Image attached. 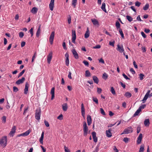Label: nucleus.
Instances as JSON below:
<instances>
[{"instance_id":"nucleus-1","label":"nucleus","mask_w":152,"mask_h":152,"mask_svg":"<svg viewBox=\"0 0 152 152\" xmlns=\"http://www.w3.org/2000/svg\"><path fill=\"white\" fill-rule=\"evenodd\" d=\"M7 138L6 136H4L0 140V146L4 148L7 145Z\"/></svg>"},{"instance_id":"nucleus-2","label":"nucleus","mask_w":152,"mask_h":152,"mask_svg":"<svg viewBox=\"0 0 152 152\" xmlns=\"http://www.w3.org/2000/svg\"><path fill=\"white\" fill-rule=\"evenodd\" d=\"M83 134L84 136H86L88 133V129L86 122L83 123Z\"/></svg>"},{"instance_id":"nucleus-3","label":"nucleus","mask_w":152,"mask_h":152,"mask_svg":"<svg viewBox=\"0 0 152 152\" xmlns=\"http://www.w3.org/2000/svg\"><path fill=\"white\" fill-rule=\"evenodd\" d=\"M72 42L74 44H75V40L76 39V32L73 29L72 30Z\"/></svg>"},{"instance_id":"nucleus-4","label":"nucleus","mask_w":152,"mask_h":152,"mask_svg":"<svg viewBox=\"0 0 152 152\" xmlns=\"http://www.w3.org/2000/svg\"><path fill=\"white\" fill-rule=\"evenodd\" d=\"M41 112V111L40 109H38L36 110L35 117L36 119L38 120H39L40 119Z\"/></svg>"},{"instance_id":"nucleus-5","label":"nucleus","mask_w":152,"mask_h":152,"mask_svg":"<svg viewBox=\"0 0 152 152\" xmlns=\"http://www.w3.org/2000/svg\"><path fill=\"white\" fill-rule=\"evenodd\" d=\"M132 129L131 126L129 127L128 128L125 129L121 134H128L132 132Z\"/></svg>"},{"instance_id":"nucleus-6","label":"nucleus","mask_w":152,"mask_h":152,"mask_svg":"<svg viewBox=\"0 0 152 152\" xmlns=\"http://www.w3.org/2000/svg\"><path fill=\"white\" fill-rule=\"evenodd\" d=\"M53 57V52L52 51H50L48 55L47 56V61L48 63L50 64L51 61Z\"/></svg>"},{"instance_id":"nucleus-7","label":"nucleus","mask_w":152,"mask_h":152,"mask_svg":"<svg viewBox=\"0 0 152 152\" xmlns=\"http://www.w3.org/2000/svg\"><path fill=\"white\" fill-rule=\"evenodd\" d=\"M55 32L54 31H52L50 34L49 37V41L51 44H52L55 36Z\"/></svg>"},{"instance_id":"nucleus-8","label":"nucleus","mask_w":152,"mask_h":152,"mask_svg":"<svg viewBox=\"0 0 152 152\" xmlns=\"http://www.w3.org/2000/svg\"><path fill=\"white\" fill-rule=\"evenodd\" d=\"M55 0H50V3L49 4V7L51 11H53L54 7Z\"/></svg>"},{"instance_id":"nucleus-9","label":"nucleus","mask_w":152,"mask_h":152,"mask_svg":"<svg viewBox=\"0 0 152 152\" xmlns=\"http://www.w3.org/2000/svg\"><path fill=\"white\" fill-rule=\"evenodd\" d=\"M16 127L15 126H13L11 129V131L9 133L10 135L12 137H13L14 134L15 133L16 131Z\"/></svg>"},{"instance_id":"nucleus-10","label":"nucleus","mask_w":152,"mask_h":152,"mask_svg":"<svg viewBox=\"0 0 152 152\" xmlns=\"http://www.w3.org/2000/svg\"><path fill=\"white\" fill-rule=\"evenodd\" d=\"M117 50L120 53H122L124 51V49L123 48V46H120L118 44L117 45Z\"/></svg>"},{"instance_id":"nucleus-11","label":"nucleus","mask_w":152,"mask_h":152,"mask_svg":"<svg viewBox=\"0 0 152 152\" xmlns=\"http://www.w3.org/2000/svg\"><path fill=\"white\" fill-rule=\"evenodd\" d=\"M65 56L66 58L65 59V64L66 66H68L69 64V55L67 53H66L65 55Z\"/></svg>"},{"instance_id":"nucleus-12","label":"nucleus","mask_w":152,"mask_h":152,"mask_svg":"<svg viewBox=\"0 0 152 152\" xmlns=\"http://www.w3.org/2000/svg\"><path fill=\"white\" fill-rule=\"evenodd\" d=\"M81 112L82 116L84 118L85 114V109L83 103H82L81 104Z\"/></svg>"},{"instance_id":"nucleus-13","label":"nucleus","mask_w":152,"mask_h":152,"mask_svg":"<svg viewBox=\"0 0 152 152\" xmlns=\"http://www.w3.org/2000/svg\"><path fill=\"white\" fill-rule=\"evenodd\" d=\"M72 52L73 53V54L74 57L76 59H77L79 57L78 54L75 49H72Z\"/></svg>"},{"instance_id":"nucleus-14","label":"nucleus","mask_w":152,"mask_h":152,"mask_svg":"<svg viewBox=\"0 0 152 152\" xmlns=\"http://www.w3.org/2000/svg\"><path fill=\"white\" fill-rule=\"evenodd\" d=\"M92 134L94 141L95 142H96L97 141V138L96 136V133L94 132H93L92 133Z\"/></svg>"},{"instance_id":"nucleus-15","label":"nucleus","mask_w":152,"mask_h":152,"mask_svg":"<svg viewBox=\"0 0 152 152\" xmlns=\"http://www.w3.org/2000/svg\"><path fill=\"white\" fill-rule=\"evenodd\" d=\"M87 121L88 125L89 126L91 125L92 122L91 117L90 115H88L87 116Z\"/></svg>"},{"instance_id":"nucleus-16","label":"nucleus","mask_w":152,"mask_h":152,"mask_svg":"<svg viewBox=\"0 0 152 152\" xmlns=\"http://www.w3.org/2000/svg\"><path fill=\"white\" fill-rule=\"evenodd\" d=\"M91 21L93 24L95 26H98L99 25V23L98 20L95 19H91Z\"/></svg>"},{"instance_id":"nucleus-17","label":"nucleus","mask_w":152,"mask_h":152,"mask_svg":"<svg viewBox=\"0 0 152 152\" xmlns=\"http://www.w3.org/2000/svg\"><path fill=\"white\" fill-rule=\"evenodd\" d=\"M25 80V78L24 77H22V78L18 80L16 82V83L18 85H19L20 84L23 83Z\"/></svg>"},{"instance_id":"nucleus-18","label":"nucleus","mask_w":152,"mask_h":152,"mask_svg":"<svg viewBox=\"0 0 152 152\" xmlns=\"http://www.w3.org/2000/svg\"><path fill=\"white\" fill-rule=\"evenodd\" d=\"M142 134H140L138 137L137 138V143L138 144H140L142 140Z\"/></svg>"},{"instance_id":"nucleus-19","label":"nucleus","mask_w":152,"mask_h":152,"mask_svg":"<svg viewBox=\"0 0 152 152\" xmlns=\"http://www.w3.org/2000/svg\"><path fill=\"white\" fill-rule=\"evenodd\" d=\"M54 91H55V88L54 87H53L51 88L50 91V94H51V100H53L54 97Z\"/></svg>"},{"instance_id":"nucleus-20","label":"nucleus","mask_w":152,"mask_h":152,"mask_svg":"<svg viewBox=\"0 0 152 152\" xmlns=\"http://www.w3.org/2000/svg\"><path fill=\"white\" fill-rule=\"evenodd\" d=\"M63 110L64 111H66L68 109V105L66 103H64L62 105Z\"/></svg>"},{"instance_id":"nucleus-21","label":"nucleus","mask_w":152,"mask_h":152,"mask_svg":"<svg viewBox=\"0 0 152 152\" xmlns=\"http://www.w3.org/2000/svg\"><path fill=\"white\" fill-rule=\"evenodd\" d=\"M106 134L107 137H110L112 136V133L111 132L110 130H106Z\"/></svg>"},{"instance_id":"nucleus-22","label":"nucleus","mask_w":152,"mask_h":152,"mask_svg":"<svg viewBox=\"0 0 152 152\" xmlns=\"http://www.w3.org/2000/svg\"><path fill=\"white\" fill-rule=\"evenodd\" d=\"M90 35L89 29L88 28H87V30L85 34V37L87 38L89 37Z\"/></svg>"},{"instance_id":"nucleus-23","label":"nucleus","mask_w":152,"mask_h":152,"mask_svg":"<svg viewBox=\"0 0 152 152\" xmlns=\"http://www.w3.org/2000/svg\"><path fill=\"white\" fill-rule=\"evenodd\" d=\"M105 6L106 5L105 3H103L101 7V8L104 12L105 13H107V12L105 8Z\"/></svg>"},{"instance_id":"nucleus-24","label":"nucleus","mask_w":152,"mask_h":152,"mask_svg":"<svg viewBox=\"0 0 152 152\" xmlns=\"http://www.w3.org/2000/svg\"><path fill=\"white\" fill-rule=\"evenodd\" d=\"M93 79L94 82L96 84H98L99 83V80L97 77L95 76H94L92 77Z\"/></svg>"},{"instance_id":"nucleus-25","label":"nucleus","mask_w":152,"mask_h":152,"mask_svg":"<svg viewBox=\"0 0 152 152\" xmlns=\"http://www.w3.org/2000/svg\"><path fill=\"white\" fill-rule=\"evenodd\" d=\"M144 124L145 126H148L150 124L149 120V119H145L144 121Z\"/></svg>"},{"instance_id":"nucleus-26","label":"nucleus","mask_w":152,"mask_h":152,"mask_svg":"<svg viewBox=\"0 0 152 152\" xmlns=\"http://www.w3.org/2000/svg\"><path fill=\"white\" fill-rule=\"evenodd\" d=\"M37 9L36 7H34L32 8L31 10V12L33 14H36L37 12Z\"/></svg>"},{"instance_id":"nucleus-27","label":"nucleus","mask_w":152,"mask_h":152,"mask_svg":"<svg viewBox=\"0 0 152 152\" xmlns=\"http://www.w3.org/2000/svg\"><path fill=\"white\" fill-rule=\"evenodd\" d=\"M77 3V0H72V5L74 8L76 7Z\"/></svg>"},{"instance_id":"nucleus-28","label":"nucleus","mask_w":152,"mask_h":152,"mask_svg":"<svg viewBox=\"0 0 152 152\" xmlns=\"http://www.w3.org/2000/svg\"><path fill=\"white\" fill-rule=\"evenodd\" d=\"M141 111V110H140V109L138 108L135 112V113L134 114L133 116L134 117L137 115H138Z\"/></svg>"},{"instance_id":"nucleus-29","label":"nucleus","mask_w":152,"mask_h":152,"mask_svg":"<svg viewBox=\"0 0 152 152\" xmlns=\"http://www.w3.org/2000/svg\"><path fill=\"white\" fill-rule=\"evenodd\" d=\"M149 96L145 94L143 99L142 100L143 103H144L145 102L146 100L148 98Z\"/></svg>"},{"instance_id":"nucleus-30","label":"nucleus","mask_w":152,"mask_h":152,"mask_svg":"<svg viewBox=\"0 0 152 152\" xmlns=\"http://www.w3.org/2000/svg\"><path fill=\"white\" fill-rule=\"evenodd\" d=\"M85 76L86 77H89L91 76V74L88 70H86L85 72Z\"/></svg>"},{"instance_id":"nucleus-31","label":"nucleus","mask_w":152,"mask_h":152,"mask_svg":"<svg viewBox=\"0 0 152 152\" xmlns=\"http://www.w3.org/2000/svg\"><path fill=\"white\" fill-rule=\"evenodd\" d=\"M124 96L127 98H129L131 97L132 94L129 92H126L125 93Z\"/></svg>"},{"instance_id":"nucleus-32","label":"nucleus","mask_w":152,"mask_h":152,"mask_svg":"<svg viewBox=\"0 0 152 152\" xmlns=\"http://www.w3.org/2000/svg\"><path fill=\"white\" fill-rule=\"evenodd\" d=\"M31 132V131L30 130H28L26 132L23 133L24 136H28Z\"/></svg>"},{"instance_id":"nucleus-33","label":"nucleus","mask_w":152,"mask_h":152,"mask_svg":"<svg viewBox=\"0 0 152 152\" xmlns=\"http://www.w3.org/2000/svg\"><path fill=\"white\" fill-rule=\"evenodd\" d=\"M40 33V27H39V28H38L37 31L36 33V36L37 37H39V34Z\"/></svg>"},{"instance_id":"nucleus-34","label":"nucleus","mask_w":152,"mask_h":152,"mask_svg":"<svg viewBox=\"0 0 152 152\" xmlns=\"http://www.w3.org/2000/svg\"><path fill=\"white\" fill-rule=\"evenodd\" d=\"M108 77V75L106 73H104L103 74L102 78L104 80H106Z\"/></svg>"},{"instance_id":"nucleus-35","label":"nucleus","mask_w":152,"mask_h":152,"mask_svg":"<svg viewBox=\"0 0 152 152\" xmlns=\"http://www.w3.org/2000/svg\"><path fill=\"white\" fill-rule=\"evenodd\" d=\"M126 18L127 20L129 22H131L133 20V18L130 16L129 15H127Z\"/></svg>"},{"instance_id":"nucleus-36","label":"nucleus","mask_w":152,"mask_h":152,"mask_svg":"<svg viewBox=\"0 0 152 152\" xmlns=\"http://www.w3.org/2000/svg\"><path fill=\"white\" fill-rule=\"evenodd\" d=\"M149 7V5L148 4H146L143 8V9L145 10H147Z\"/></svg>"},{"instance_id":"nucleus-37","label":"nucleus","mask_w":152,"mask_h":152,"mask_svg":"<svg viewBox=\"0 0 152 152\" xmlns=\"http://www.w3.org/2000/svg\"><path fill=\"white\" fill-rule=\"evenodd\" d=\"M144 151V146L143 145H142L140 146V147L139 150V152H143Z\"/></svg>"},{"instance_id":"nucleus-38","label":"nucleus","mask_w":152,"mask_h":152,"mask_svg":"<svg viewBox=\"0 0 152 152\" xmlns=\"http://www.w3.org/2000/svg\"><path fill=\"white\" fill-rule=\"evenodd\" d=\"M71 17L70 15H68V17L67 18V21L68 22L69 24H70L71 23Z\"/></svg>"},{"instance_id":"nucleus-39","label":"nucleus","mask_w":152,"mask_h":152,"mask_svg":"<svg viewBox=\"0 0 152 152\" xmlns=\"http://www.w3.org/2000/svg\"><path fill=\"white\" fill-rule=\"evenodd\" d=\"M119 32L120 33V34H121V37L122 38H124V34L123 33V32L122 30H121V29H119Z\"/></svg>"},{"instance_id":"nucleus-40","label":"nucleus","mask_w":152,"mask_h":152,"mask_svg":"<svg viewBox=\"0 0 152 152\" xmlns=\"http://www.w3.org/2000/svg\"><path fill=\"white\" fill-rule=\"evenodd\" d=\"M110 91L112 93L113 95H115V90L113 88V87H111V90Z\"/></svg>"},{"instance_id":"nucleus-41","label":"nucleus","mask_w":152,"mask_h":152,"mask_svg":"<svg viewBox=\"0 0 152 152\" xmlns=\"http://www.w3.org/2000/svg\"><path fill=\"white\" fill-rule=\"evenodd\" d=\"M92 99L94 102H95L96 104H98V100L97 98L96 97H92Z\"/></svg>"},{"instance_id":"nucleus-42","label":"nucleus","mask_w":152,"mask_h":152,"mask_svg":"<svg viewBox=\"0 0 152 152\" xmlns=\"http://www.w3.org/2000/svg\"><path fill=\"white\" fill-rule=\"evenodd\" d=\"M144 76V75L142 74H139V78L140 80H142L143 79V77Z\"/></svg>"},{"instance_id":"nucleus-43","label":"nucleus","mask_w":152,"mask_h":152,"mask_svg":"<svg viewBox=\"0 0 152 152\" xmlns=\"http://www.w3.org/2000/svg\"><path fill=\"white\" fill-rule=\"evenodd\" d=\"M115 25L117 29L120 28V24L117 21L116 22Z\"/></svg>"},{"instance_id":"nucleus-44","label":"nucleus","mask_w":152,"mask_h":152,"mask_svg":"<svg viewBox=\"0 0 152 152\" xmlns=\"http://www.w3.org/2000/svg\"><path fill=\"white\" fill-rule=\"evenodd\" d=\"M6 117L5 116H3L2 118V122L3 123H5L6 121Z\"/></svg>"},{"instance_id":"nucleus-45","label":"nucleus","mask_w":152,"mask_h":152,"mask_svg":"<svg viewBox=\"0 0 152 152\" xmlns=\"http://www.w3.org/2000/svg\"><path fill=\"white\" fill-rule=\"evenodd\" d=\"M25 72V70L24 69L19 74V75L18 76V77H20Z\"/></svg>"},{"instance_id":"nucleus-46","label":"nucleus","mask_w":152,"mask_h":152,"mask_svg":"<svg viewBox=\"0 0 152 152\" xmlns=\"http://www.w3.org/2000/svg\"><path fill=\"white\" fill-rule=\"evenodd\" d=\"M102 91V90L101 88H97V92L98 94H100L101 93Z\"/></svg>"},{"instance_id":"nucleus-47","label":"nucleus","mask_w":152,"mask_h":152,"mask_svg":"<svg viewBox=\"0 0 152 152\" xmlns=\"http://www.w3.org/2000/svg\"><path fill=\"white\" fill-rule=\"evenodd\" d=\"M145 104H143L139 108L141 110L144 109L145 107Z\"/></svg>"},{"instance_id":"nucleus-48","label":"nucleus","mask_w":152,"mask_h":152,"mask_svg":"<svg viewBox=\"0 0 152 152\" xmlns=\"http://www.w3.org/2000/svg\"><path fill=\"white\" fill-rule=\"evenodd\" d=\"M101 48V46L99 45H97L96 46H94L93 47L94 49H99Z\"/></svg>"},{"instance_id":"nucleus-49","label":"nucleus","mask_w":152,"mask_h":152,"mask_svg":"<svg viewBox=\"0 0 152 152\" xmlns=\"http://www.w3.org/2000/svg\"><path fill=\"white\" fill-rule=\"evenodd\" d=\"M24 36V34L22 32H20L19 33V37L21 38H22Z\"/></svg>"},{"instance_id":"nucleus-50","label":"nucleus","mask_w":152,"mask_h":152,"mask_svg":"<svg viewBox=\"0 0 152 152\" xmlns=\"http://www.w3.org/2000/svg\"><path fill=\"white\" fill-rule=\"evenodd\" d=\"M64 151L65 152H70V150L68 149V148L66 146H64Z\"/></svg>"},{"instance_id":"nucleus-51","label":"nucleus","mask_w":152,"mask_h":152,"mask_svg":"<svg viewBox=\"0 0 152 152\" xmlns=\"http://www.w3.org/2000/svg\"><path fill=\"white\" fill-rule=\"evenodd\" d=\"M100 112H101V113L103 115H105V113L104 110H103V109L102 108H101L100 109Z\"/></svg>"},{"instance_id":"nucleus-52","label":"nucleus","mask_w":152,"mask_h":152,"mask_svg":"<svg viewBox=\"0 0 152 152\" xmlns=\"http://www.w3.org/2000/svg\"><path fill=\"white\" fill-rule=\"evenodd\" d=\"M45 124L46 126L48 127L50 126L49 124V123L47 121H44Z\"/></svg>"},{"instance_id":"nucleus-53","label":"nucleus","mask_w":152,"mask_h":152,"mask_svg":"<svg viewBox=\"0 0 152 152\" xmlns=\"http://www.w3.org/2000/svg\"><path fill=\"white\" fill-rule=\"evenodd\" d=\"M141 4V3L138 1H136L135 3V5L136 6L139 7Z\"/></svg>"},{"instance_id":"nucleus-54","label":"nucleus","mask_w":152,"mask_h":152,"mask_svg":"<svg viewBox=\"0 0 152 152\" xmlns=\"http://www.w3.org/2000/svg\"><path fill=\"white\" fill-rule=\"evenodd\" d=\"M57 118L58 119H59V120H62L63 118L62 115L61 114L60 115H59L57 117Z\"/></svg>"},{"instance_id":"nucleus-55","label":"nucleus","mask_w":152,"mask_h":152,"mask_svg":"<svg viewBox=\"0 0 152 152\" xmlns=\"http://www.w3.org/2000/svg\"><path fill=\"white\" fill-rule=\"evenodd\" d=\"M36 53H34V55L32 57V60H31V62H33L34 61V59H35V58H36Z\"/></svg>"},{"instance_id":"nucleus-56","label":"nucleus","mask_w":152,"mask_h":152,"mask_svg":"<svg viewBox=\"0 0 152 152\" xmlns=\"http://www.w3.org/2000/svg\"><path fill=\"white\" fill-rule=\"evenodd\" d=\"M130 71L133 74H134L135 73V71L132 68H131L130 69Z\"/></svg>"},{"instance_id":"nucleus-57","label":"nucleus","mask_w":152,"mask_h":152,"mask_svg":"<svg viewBox=\"0 0 152 152\" xmlns=\"http://www.w3.org/2000/svg\"><path fill=\"white\" fill-rule=\"evenodd\" d=\"M13 91L15 92H17L18 91V89L15 86H14L13 87Z\"/></svg>"},{"instance_id":"nucleus-58","label":"nucleus","mask_w":152,"mask_h":152,"mask_svg":"<svg viewBox=\"0 0 152 152\" xmlns=\"http://www.w3.org/2000/svg\"><path fill=\"white\" fill-rule=\"evenodd\" d=\"M141 34L142 37L144 38H145L146 37V35L145 34L144 32L143 31L141 32Z\"/></svg>"},{"instance_id":"nucleus-59","label":"nucleus","mask_w":152,"mask_h":152,"mask_svg":"<svg viewBox=\"0 0 152 152\" xmlns=\"http://www.w3.org/2000/svg\"><path fill=\"white\" fill-rule=\"evenodd\" d=\"M99 62L101 63L102 64H104V62L103 59L102 58H101L99 59Z\"/></svg>"},{"instance_id":"nucleus-60","label":"nucleus","mask_w":152,"mask_h":152,"mask_svg":"<svg viewBox=\"0 0 152 152\" xmlns=\"http://www.w3.org/2000/svg\"><path fill=\"white\" fill-rule=\"evenodd\" d=\"M122 75L124 77L125 79H126V80H129V78L128 77H127V76L125 75V74L124 73H123V74H122Z\"/></svg>"},{"instance_id":"nucleus-61","label":"nucleus","mask_w":152,"mask_h":152,"mask_svg":"<svg viewBox=\"0 0 152 152\" xmlns=\"http://www.w3.org/2000/svg\"><path fill=\"white\" fill-rule=\"evenodd\" d=\"M124 141L126 143H127L129 141V139L125 137L124 138Z\"/></svg>"},{"instance_id":"nucleus-62","label":"nucleus","mask_w":152,"mask_h":152,"mask_svg":"<svg viewBox=\"0 0 152 152\" xmlns=\"http://www.w3.org/2000/svg\"><path fill=\"white\" fill-rule=\"evenodd\" d=\"M114 43H115L114 41H113L112 42H109V45L111 46H113V47L114 46Z\"/></svg>"},{"instance_id":"nucleus-63","label":"nucleus","mask_w":152,"mask_h":152,"mask_svg":"<svg viewBox=\"0 0 152 152\" xmlns=\"http://www.w3.org/2000/svg\"><path fill=\"white\" fill-rule=\"evenodd\" d=\"M28 92V89L25 88L24 89V93L25 94H27Z\"/></svg>"},{"instance_id":"nucleus-64","label":"nucleus","mask_w":152,"mask_h":152,"mask_svg":"<svg viewBox=\"0 0 152 152\" xmlns=\"http://www.w3.org/2000/svg\"><path fill=\"white\" fill-rule=\"evenodd\" d=\"M83 63L84 64L86 65V66H88V61H83Z\"/></svg>"}]
</instances>
